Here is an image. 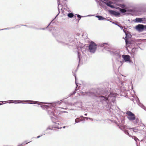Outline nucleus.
I'll list each match as a JSON object with an SVG mask.
<instances>
[{
	"instance_id": "nucleus-1",
	"label": "nucleus",
	"mask_w": 146,
	"mask_h": 146,
	"mask_svg": "<svg viewBox=\"0 0 146 146\" xmlns=\"http://www.w3.org/2000/svg\"><path fill=\"white\" fill-rule=\"evenodd\" d=\"M85 94L93 99L98 98L100 102L103 104H108L109 102H113L116 96L115 93L109 92L105 93L100 90L97 89H92L88 92H85Z\"/></svg>"
},
{
	"instance_id": "nucleus-2",
	"label": "nucleus",
	"mask_w": 146,
	"mask_h": 146,
	"mask_svg": "<svg viewBox=\"0 0 146 146\" xmlns=\"http://www.w3.org/2000/svg\"><path fill=\"white\" fill-rule=\"evenodd\" d=\"M19 101L23 104L27 103L30 104H34L40 105L41 107L43 109H48L47 110V112L49 115H50V116L53 115L56 117H57V114L59 113V112L58 110V108L57 107H55L56 104L59 103V102H57L51 104V106H50L48 105L44 104H46V103L36 101L32 100H20Z\"/></svg>"
},
{
	"instance_id": "nucleus-3",
	"label": "nucleus",
	"mask_w": 146,
	"mask_h": 146,
	"mask_svg": "<svg viewBox=\"0 0 146 146\" xmlns=\"http://www.w3.org/2000/svg\"><path fill=\"white\" fill-rule=\"evenodd\" d=\"M52 34L58 43L62 45H67L68 42L70 41V39L68 36L65 37L63 34L58 33V31L56 32H53Z\"/></svg>"
},
{
	"instance_id": "nucleus-4",
	"label": "nucleus",
	"mask_w": 146,
	"mask_h": 146,
	"mask_svg": "<svg viewBox=\"0 0 146 146\" xmlns=\"http://www.w3.org/2000/svg\"><path fill=\"white\" fill-rule=\"evenodd\" d=\"M97 44L94 42L92 41L88 46L89 51L92 53H94L97 49Z\"/></svg>"
},
{
	"instance_id": "nucleus-5",
	"label": "nucleus",
	"mask_w": 146,
	"mask_h": 146,
	"mask_svg": "<svg viewBox=\"0 0 146 146\" xmlns=\"http://www.w3.org/2000/svg\"><path fill=\"white\" fill-rule=\"evenodd\" d=\"M122 57L123 60L120 61L121 64H123L124 62H128L129 63L131 62V57L129 55L123 54L122 55Z\"/></svg>"
},
{
	"instance_id": "nucleus-6",
	"label": "nucleus",
	"mask_w": 146,
	"mask_h": 146,
	"mask_svg": "<svg viewBox=\"0 0 146 146\" xmlns=\"http://www.w3.org/2000/svg\"><path fill=\"white\" fill-rule=\"evenodd\" d=\"M126 114L127 115V117L129 120L132 121L135 119V114L131 111H128L126 112Z\"/></svg>"
},
{
	"instance_id": "nucleus-7",
	"label": "nucleus",
	"mask_w": 146,
	"mask_h": 146,
	"mask_svg": "<svg viewBox=\"0 0 146 146\" xmlns=\"http://www.w3.org/2000/svg\"><path fill=\"white\" fill-rule=\"evenodd\" d=\"M70 106L73 107V110H76L78 108H81L82 104L81 103L79 102H75L74 103H71Z\"/></svg>"
},
{
	"instance_id": "nucleus-8",
	"label": "nucleus",
	"mask_w": 146,
	"mask_h": 146,
	"mask_svg": "<svg viewBox=\"0 0 146 146\" xmlns=\"http://www.w3.org/2000/svg\"><path fill=\"white\" fill-rule=\"evenodd\" d=\"M126 36L125 38V43L126 45L130 44H131V42L129 40V39H130L131 37V35L129 32L125 34Z\"/></svg>"
},
{
	"instance_id": "nucleus-9",
	"label": "nucleus",
	"mask_w": 146,
	"mask_h": 146,
	"mask_svg": "<svg viewBox=\"0 0 146 146\" xmlns=\"http://www.w3.org/2000/svg\"><path fill=\"white\" fill-rule=\"evenodd\" d=\"M62 128V127H59L58 126L56 125L55 126H53L51 127L50 126H48L46 129V130L44 131V135H45L47 133L46 132V131L48 130H55V128H57L58 129H61Z\"/></svg>"
},
{
	"instance_id": "nucleus-10",
	"label": "nucleus",
	"mask_w": 146,
	"mask_h": 146,
	"mask_svg": "<svg viewBox=\"0 0 146 146\" xmlns=\"http://www.w3.org/2000/svg\"><path fill=\"white\" fill-rule=\"evenodd\" d=\"M136 29L139 31H142L143 30L146 29V25H143L139 24L136 26Z\"/></svg>"
},
{
	"instance_id": "nucleus-11",
	"label": "nucleus",
	"mask_w": 146,
	"mask_h": 146,
	"mask_svg": "<svg viewBox=\"0 0 146 146\" xmlns=\"http://www.w3.org/2000/svg\"><path fill=\"white\" fill-rule=\"evenodd\" d=\"M135 21V22L137 23H142L144 24L146 23V18H136Z\"/></svg>"
},
{
	"instance_id": "nucleus-12",
	"label": "nucleus",
	"mask_w": 146,
	"mask_h": 146,
	"mask_svg": "<svg viewBox=\"0 0 146 146\" xmlns=\"http://www.w3.org/2000/svg\"><path fill=\"white\" fill-rule=\"evenodd\" d=\"M109 12L110 14L113 15L115 17L119 16L120 15V13L111 10H109Z\"/></svg>"
},
{
	"instance_id": "nucleus-13",
	"label": "nucleus",
	"mask_w": 146,
	"mask_h": 146,
	"mask_svg": "<svg viewBox=\"0 0 146 146\" xmlns=\"http://www.w3.org/2000/svg\"><path fill=\"white\" fill-rule=\"evenodd\" d=\"M74 76H75V84H76V89H75V90H74V91L72 93H70V94L69 95V96H72V95L76 93V91L77 90H78V89H77V87L78 86V83H77V82H76V76H75V74H74Z\"/></svg>"
},
{
	"instance_id": "nucleus-14",
	"label": "nucleus",
	"mask_w": 146,
	"mask_h": 146,
	"mask_svg": "<svg viewBox=\"0 0 146 146\" xmlns=\"http://www.w3.org/2000/svg\"><path fill=\"white\" fill-rule=\"evenodd\" d=\"M58 11H59V13H58L56 15V17H55L52 20V21L46 27V28H47L48 27H49V26L50 25V24L52 22V21H54V20L58 16V15L60 13V12L59 11V5H60V4L59 3V2H58Z\"/></svg>"
},
{
	"instance_id": "nucleus-15",
	"label": "nucleus",
	"mask_w": 146,
	"mask_h": 146,
	"mask_svg": "<svg viewBox=\"0 0 146 146\" xmlns=\"http://www.w3.org/2000/svg\"><path fill=\"white\" fill-rule=\"evenodd\" d=\"M113 55L116 57L117 59L120 58H121V55L119 52H113Z\"/></svg>"
},
{
	"instance_id": "nucleus-16",
	"label": "nucleus",
	"mask_w": 146,
	"mask_h": 146,
	"mask_svg": "<svg viewBox=\"0 0 146 146\" xmlns=\"http://www.w3.org/2000/svg\"><path fill=\"white\" fill-rule=\"evenodd\" d=\"M117 9L119 10V11L121 13H125L128 11L125 8H121L118 7Z\"/></svg>"
},
{
	"instance_id": "nucleus-17",
	"label": "nucleus",
	"mask_w": 146,
	"mask_h": 146,
	"mask_svg": "<svg viewBox=\"0 0 146 146\" xmlns=\"http://www.w3.org/2000/svg\"><path fill=\"white\" fill-rule=\"evenodd\" d=\"M108 44L107 43H105L100 44L99 46L101 47H104L105 49H106L108 48V47L107 46H105V45H108Z\"/></svg>"
},
{
	"instance_id": "nucleus-18",
	"label": "nucleus",
	"mask_w": 146,
	"mask_h": 146,
	"mask_svg": "<svg viewBox=\"0 0 146 146\" xmlns=\"http://www.w3.org/2000/svg\"><path fill=\"white\" fill-rule=\"evenodd\" d=\"M95 17H96L98 19V20H105L106 19L105 18H104L102 16L96 15Z\"/></svg>"
},
{
	"instance_id": "nucleus-19",
	"label": "nucleus",
	"mask_w": 146,
	"mask_h": 146,
	"mask_svg": "<svg viewBox=\"0 0 146 146\" xmlns=\"http://www.w3.org/2000/svg\"><path fill=\"white\" fill-rule=\"evenodd\" d=\"M129 129L133 131V132L136 133L137 132L138 129H137L136 127H135L130 128Z\"/></svg>"
},
{
	"instance_id": "nucleus-20",
	"label": "nucleus",
	"mask_w": 146,
	"mask_h": 146,
	"mask_svg": "<svg viewBox=\"0 0 146 146\" xmlns=\"http://www.w3.org/2000/svg\"><path fill=\"white\" fill-rule=\"evenodd\" d=\"M119 128L123 131L125 130L124 129L125 128V126L121 124V125H118Z\"/></svg>"
},
{
	"instance_id": "nucleus-21",
	"label": "nucleus",
	"mask_w": 146,
	"mask_h": 146,
	"mask_svg": "<svg viewBox=\"0 0 146 146\" xmlns=\"http://www.w3.org/2000/svg\"><path fill=\"white\" fill-rule=\"evenodd\" d=\"M117 80L119 82V83H118L119 84V86L120 87H122L123 85V82L119 81V78H118Z\"/></svg>"
},
{
	"instance_id": "nucleus-22",
	"label": "nucleus",
	"mask_w": 146,
	"mask_h": 146,
	"mask_svg": "<svg viewBox=\"0 0 146 146\" xmlns=\"http://www.w3.org/2000/svg\"><path fill=\"white\" fill-rule=\"evenodd\" d=\"M17 27H20L19 25H17L16 26H15V27H11V28H5V29H0V31L3 30H5L10 29H13V28H17Z\"/></svg>"
},
{
	"instance_id": "nucleus-23",
	"label": "nucleus",
	"mask_w": 146,
	"mask_h": 146,
	"mask_svg": "<svg viewBox=\"0 0 146 146\" xmlns=\"http://www.w3.org/2000/svg\"><path fill=\"white\" fill-rule=\"evenodd\" d=\"M137 102L138 104H139H139H141V105L142 106V107L141 106V107L142 108H144V109H145V110L146 111V108H145V106L143 105H142V104H141L140 102H139V98H137Z\"/></svg>"
},
{
	"instance_id": "nucleus-24",
	"label": "nucleus",
	"mask_w": 146,
	"mask_h": 146,
	"mask_svg": "<svg viewBox=\"0 0 146 146\" xmlns=\"http://www.w3.org/2000/svg\"><path fill=\"white\" fill-rule=\"evenodd\" d=\"M123 131L125 134L128 135L129 137H130L131 136V135L129 134L127 130H123Z\"/></svg>"
},
{
	"instance_id": "nucleus-25",
	"label": "nucleus",
	"mask_w": 146,
	"mask_h": 146,
	"mask_svg": "<svg viewBox=\"0 0 146 146\" xmlns=\"http://www.w3.org/2000/svg\"><path fill=\"white\" fill-rule=\"evenodd\" d=\"M68 16L69 17L72 18L73 17L74 15L73 13H68Z\"/></svg>"
},
{
	"instance_id": "nucleus-26",
	"label": "nucleus",
	"mask_w": 146,
	"mask_h": 146,
	"mask_svg": "<svg viewBox=\"0 0 146 146\" xmlns=\"http://www.w3.org/2000/svg\"><path fill=\"white\" fill-rule=\"evenodd\" d=\"M78 54V58L79 59V61L80 62V60H81L80 59V55L81 54V52L79 51H78L77 52Z\"/></svg>"
},
{
	"instance_id": "nucleus-27",
	"label": "nucleus",
	"mask_w": 146,
	"mask_h": 146,
	"mask_svg": "<svg viewBox=\"0 0 146 146\" xmlns=\"http://www.w3.org/2000/svg\"><path fill=\"white\" fill-rule=\"evenodd\" d=\"M82 121V119H79L78 118H77L75 120V123H79Z\"/></svg>"
},
{
	"instance_id": "nucleus-28",
	"label": "nucleus",
	"mask_w": 146,
	"mask_h": 146,
	"mask_svg": "<svg viewBox=\"0 0 146 146\" xmlns=\"http://www.w3.org/2000/svg\"><path fill=\"white\" fill-rule=\"evenodd\" d=\"M118 6L122 8L125 7L126 6V5L123 4H119L118 5Z\"/></svg>"
},
{
	"instance_id": "nucleus-29",
	"label": "nucleus",
	"mask_w": 146,
	"mask_h": 146,
	"mask_svg": "<svg viewBox=\"0 0 146 146\" xmlns=\"http://www.w3.org/2000/svg\"><path fill=\"white\" fill-rule=\"evenodd\" d=\"M54 29L55 30H56L57 29V28H54L53 27H51V28H50V27L49 28L48 31L50 32H51L52 31V29Z\"/></svg>"
},
{
	"instance_id": "nucleus-30",
	"label": "nucleus",
	"mask_w": 146,
	"mask_h": 146,
	"mask_svg": "<svg viewBox=\"0 0 146 146\" xmlns=\"http://www.w3.org/2000/svg\"><path fill=\"white\" fill-rule=\"evenodd\" d=\"M76 15H77V17H78V18L79 19H78V21H79L80 20V19H81L82 17H83V16H82L79 14H76ZM87 17V16H84V17Z\"/></svg>"
},
{
	"instance_id": "nucleus-31",
	"label": "nucleus",
	"mask_w": 146,
	"mask_h": 146,
	"mask_svg": "<svg viewBox=\"0 0 146 146\" xmlns=\"http://www.w3.org/2000/svg\"><path fill=\"white\" fill-rule=\"evenodd\" d=\"M123 32L125 33V35L127 33L129 32L127 31V29L126 28H124L123 29Z\"/></svg>"
},
{
	"instance_id": "nucleus-32",
	"label": "nucleus",
	"mask_w": 146,
	"mask_h": 146,
	"mask_svg": "<svg viewBox=\"0 0 146 146\" xmlns=\"http://www.w3.org/2000/svg\"><path fill=\"white\" fill-rule=\"evenodd\" d=\"M112 23H113V24H115V25H117V26H118V27H120V28H121V29H123V27L122 26H121V25H118V24H116L115 23H114V22H112Z\"/></svg>"
},
{
	"instance_id": "nucleus-33",
	"label": "nucleus",
	"mask_w": 146,
	"mask_h": 146,
	"mask_svg": "<svg viewBox=\"0 0 146 146\" xmlns=\"http://www.w3.org/2000/svg\"><path fill=\"white\" fill-rule=\"evenodd\" d=\"M50 117H51V120H52V121L53 122H54V120L55 119V118L54 117H53L52 115L51 116H50Z\"/></svg>"
},
{
	"instance_id": "nucleus-34",
	"label": "nucleus",
	"mask_w": 146,
	"mask_h": 146,
	"mask_svg": "<svg viewBox=\"0 0 146 146\" xmlns=\"http://www.w3.org/2000/svg\"><path fill=\"white\" fill-rule=\"evenodd\" d=\"M124 0H116V1L117 2H121V3H122L123 2Z\"/></svg>"
},
{
	"instance_id": "nucleus-35",
	"label": "nucleus",
	"mask_w": 146,
	"mask_h": 146,
	"mask_svg": "<svg viewBox=\"0 0 146 146\" xmlns=\"http://www.w3.org/2000/svg\"><path fill=\"white\" fill-rule=\"evenodd\" d=\"M21 25L22 26H25L27 27H29V28H32V27L31 26H28V25Z\"/></svg>"
},
{
	"instance_id": "nucleus-36",
	"label": "nucleus",
	"mask_w": 146,
	"mask_h": 146,
	"mask_svg": "<svg viewBox=\"0 0 146 146\" xmlns=\"http://www.w3.org/2000/svg\"><path fill=\"white\" fill-rule=\"evenodd\" d=\"M135 119H136V123H137L139 122V120L138 118H136V119L135 118Z\"/></svg>"
},
{
	"instance_id": "nucleus-37",
	"label": "nucleus",
	"mask_w": 146,
	"mask_h": 146,
	"mask_svg": "<svg viewBox=\"0 0 146 146\" xmlns=\"http://www.w3.org/2000/svg\"><path fill=\"white\" fill-rule=\"evenodd\" d=\"M134 140H135L136 141H137V140H138V138H137V137H135V136H134Z\"/></svg>"
},
{
	"instance_id": "nucleus-38",
	"label": "nucleus",
	"mask_w": 146,
	"mask_h": 146,
	"mask_svg": "<svg viewBox=\"0 0 146 146\" xmlns=\"http://www.w3.org/2000/svg\"><path fill=\"white\" fill-rule=\"evenodd\" d=\"M45 29V28H41L39 29L44 30Z\"/></svg>"
},
{
	"instance_id": "nucleus-39",
	"label": "nucleus",
	"mask_w": 146,
	"mask_h": 146,
	"mask_svg": "<svg viewBox=\"0 0 146 146\" xmlns=\"http://www.w3.org/2000/svg\"><path fill=\"white\" fill-rule=\"evenodd\" d=\"M42 136V135H41V136H40V135L38 136L36 138H40V137H41V136Z\"/></svg>"
},
{
	"instance_id": "nucleus-40",
	"label": "nucleus",
	"mask_w": 146,
	"mask_h": 146,
	"mask_svg": "<svg viewBox=\"0 0 146 146\" xmlns=\"http://www.w3.org/2000/svg\"><path fill=\"white\" fill-rule=\"evenodd\" d=\"M88 119L91 120H92V121H93V119L92 118H90V117H89L88 118Z\"/></svg>"
},
{
	"instance_id": "nucleus-41",
	"label": "nucleus",
	"mask_w": 146,
	"mask_h": 146,
	"mask_svg": "<svg viewBox=\"0 0 146 146\" xmlns=\"http://www.w3.org/2000/svg\"><path fill=\"white\" fill-rule=\"evenodd\" d=\"M5 104V103H0V105H3V104Z\"/></svg>"
},
{
	"instance_id": "nucleus-42",
	"label": "nucleus",
	"mask_w": 146,
	"mask_h": 146,
	"mask_svg": "<svg viewBox=\"0 0 146 146\" xmlns=\"http://www.w3.org/2000/svg\"><path fill=\"white\" fill-rule=\"evenodd\" d=\"M88 118L89 117H84V118L85 119H88Z\"/></svg>"
},
{
	"instance_id": "nucleus-43",
	"label": "nucleus",
	"mask_w": 146,
	"mask_h": 146,
	"mask_svg": "<svg viewBox=\"0 0 146 146\" xmlns=\"http://www.w3.org/2000/svg\"><path fill=\"white\" fill-rule=\"evenodd\" d=\"M84 115L85 116H87V113H85Z\"/></svg>"
},
{
	"instance_id": "nucleus-44",
	"label": "nucleus",
	"mask_w": 146,
	"mask_h": 146,
	"mask_svg": "<svg viewBox=\"0 0 146 146\" xmlns=\"http://www.w3.org/2000/svg\"><path fill=\"white\" fill-rule=\"evenodd\" d=\"M105 20H107V21H109V20H108V19H105Z\"/></svg>"
},
{
	"instance_id": "nucleus-45",
	"label": "nucleus",
	"mask_w": 146,
	"mask_h": 146,
	"mask_svg": "<svg viewBox=\"0 0 146 146\" xmlns=\"http://www.w3.org/2000/svg\"><path fill=\"white\" fill-rule=\"evenodd\" d=\"M65 127H66V126H64L63 127V128H64Z\"/></svg>"
},
{
	"instance_id": "nucleus-46",
	"label": "nucleus",
	"mask_w": 146,
	"mask_h": 146,
	"mask_svg": "<svg viewBox=\"0 0 146 146\" xmlns=\"http://www.w3.org/2000/svg\"><path fill=\"white\" fill-rule=\"evenodd\" d=\"M80 117H83V118L84 117H83L82 116H81Z\"/></svg>"
},
{
	"instance_id": "nucleus-47",
	"label": "nucleus",
	"mask_w": 146,
	"mask_h": 146,
	"mask_svg": "<svg viewBox=\"0 0 146 146\" xmlns=\"http://www.w3.org/2000/svg\"><path fill=\"white\" fill-rule=\"evenodd\" d=\"M20 103L19 102H17V103H15V104H19V103Z\"/></svg>"
},
{
	"instance_id": "nucleus-48",
	"label": "nucleus",
	"mask_w": 146,
	"mask_h": 146,
	"mask_svg": "<svg viewBox=\"0 0 146 146\" xmlns=\"http://www.w3.org/2000/svg\"><path fill=\"white\" fill-rule=\"evenodd\" d=\"M9 101H14L12 100H10Z\"/></svg>"
},
{
	"instance_id": "nucleus-49",
	"label": "nucleus",
	"mask_w": 146,
	"mask_h": 146,
	"mask_svg": "<svg viewBox=\"0 0 146 146\" xmlns=\"http://www.w3.org/2000/svg\"><path fill=\"white\" fill-rule=\"evenodd\" d=\"M64 112H67H67H66V111H64Z\"/></svg>"
},
{
	"instance_id": "nucleus-50",
	"label": "nucleus",
	"mask_w": 146,
	"mask_h": 146,
	"mask_svg": "<svg viewBox=\"0 0 146 146\" xmlns=\"http://www.w3.org/2000/svg\"><path fill=\"white\" fill-rule=\"evenodd\" d=\"M133 99H132V100L133 101Z\"/></svg>"
},
{
	"instance_id": "nucleus-51",
	"label": "nucleus",
	"mask_w": 146,
	"mask_h": 146,
	"mask_svg": "<svg viewBox=\"0 0 146 146\" xmlns=\"http://www.w3.org/2000/svg\"><path fill=\"white\" fill-rule=\"evenodd\" d=\"M78 89H79V87L78 88Z\"/></svg>"
}]
</instances>
